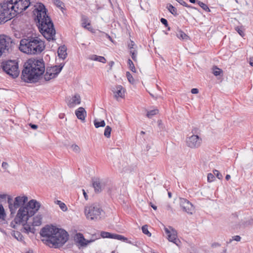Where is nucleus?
Instances as JSON below:
<instances>
[{
	"mask_svg": "<svg viewBox=\"0 0 253 253\" xmlns=\"http://www.w3.org/2000/svg\"><path fill=\"white\" fill-rule=\"evenodd\" d=\"M44 71L45 65L42 59H29L24 65L21 79L25 82L36 83Z\"/></svg>",
	"mask_w": 253,
	"mask_h": 253,
	"instance_id": "nucleus-1",
	"label": "nucleus"
},
{
	"mask_svg": "<svg viewBox=\"0 0 253 253\" xmlns=\"http://www.w3.org/2000/svg\"><path fill=\"white\" fill-rule=\"evenodd\" d=\"M46 12L45 6L41 3L34 11V14L37 13L36 20L38 21L40 32L47 40H55V30L53 24Z\"/></svg>",
	"mask_w": 253,
	"mask_h": 253,
	"instance_id": "nucleus-2",
	"label": "nucleus"
},
{
	"mask_svg": "<svg viewBox=\"0 0 253 253\" xmlns=\"http://www.w3.org/2000/svg\"><path fill=\"white\" fill-rule=\"evenodd\" d=\"M41 235L46 238V241L55 248L64 245L68 240L69 235L64 229L56 228L53 226H46L41 231Z\"/></svg>",
	"mask_w": 253,
	"mask_h": 253,
	"instance_id": "nucleus-3",
	"label": "nucleus"
},
{
	"mask_svg": "<svg viewBox=\"0 0 253 253\" xmlns=\"http://www.w3.org/2000/svg\"><path fill=\"white\" fill-rule=\"evenodd\" d=\"M44 48V42L38 37L21 40L19 47L21 51L28 54L40 53Z\"/></svg>",
	"mask_w": 253,
	"mask_h": 253,
	"instance_id": "nucleus-4",
	"label": "nucleus"
},
{
	"mask_svg": "<svg viewBox=\"0 0 253 253\" xmlns=\"http://www.w3.org/2000/svg\"><path fill=\"white\" fill-rule=\"evenodd\" d=\"M6 0L0 3V24L5 23L15 16L16 11L13 10V5Z\"/></svg>",
	"mask_w": 253,
	"mask_h": 253,
	"instance_id": "nucleus-5",
	"label": "nucleus"
},
{
	"mask_svg": "<svg viewBox=\"0 0 253 253\" xmlns=\"http://www.w3.org/2000/svg\"><path fill=\"white\" fill-rule=\"evenodd\" d=\"M1 67L3 71L13 78L17 77L19 74L18 63L15 60H10L3 62Z\"/></svg>",
	"mask_w": 253,
	"mask_h": 253,
	"instance_id": "nucleus-6",
	"label": "nucleus"
},
{
	"mask_svg": "<svg viewBox=\"0 0 253 253\" xmlns=\"http://www.w3.org/2000/svg\"><path fill=\"white\" fill-rule=\"evenodd\" d=\"M28 200V197L26 196H19L15 197L13 201L11 196H8L7 203L11 214H15L16 210L22 207L21 206H24Z\"/></svg>",
	"mask_w": 253,
	"mask_h": 253,
	"instance_id": "nucleus-7",
	"label": "nucleus"
},
{
	"mask_svg": "<svg viewBox=\"0 0 253 253\" xmlns=\"http://www.w3.org/2000/svg\"><path fill=\"white\" fill-rule=\"evenodd\" d=\"M102 212V210L100 206L96 204H93L85 207L84 208V213L86 218L91 220L100 219V215Z\"/></svg>",
	"mask_w": 253,
	"mask_h": 253,
	"instance_id": "nucleus-8",
	"label": "nucleus"
},
{
	"mask_svg": "<svg viewBox=\"0 0 253 253\" xmlns=\"http://www.w3.org/2000/svg\"><path fill=\"white\" fill-rule=\"evenodd\" d=\"M30 217H32V216L30 215V213L27 211L26 208L22 206L19 209L14 219V221L17 224L25 225Z\"/></svg>",
	"mask_w": 253,
	"mask_h": 253,
	"instance_id": "nucleus-9",
	"label": "nucleus"
},
{
	"mask_svg": "<svg viewBox=\"0 0 253 253\" xmlns=\"http://www.w3.org/2000/svg\"><path fill=\"white\" fill-rule=\"evenodd\" d=\"M9 1L13 5V10L16 11L15 16L25 10L31 4L29 0H9Z\"/></svg>",
	"mask_w": 253,
	"mask_h": 253,
	"instance_id": "nucleus-10",
	"label": "nucleus"
},
{
	"mask_svg": "<svg viewBox=\"0 0 253 253\" xmlns=\"http://www.w3.org/2000/svg\"><path fill=\"white\" fill-rule=\"evenodd\" d=\"M12 44V40L8 36L0 35V57L3 53L8 51Z\"/></svg>",
	"mask_w": 253,
	"mask_h": 253,
	"instance_id": "nucleus-11",
	"label": "nucleus"
},
{
	"mask_svg": "<svg viewBox=\"0 0 253 253\" xmlns=\"http://www.w3.org/2000/svg\"><path fill=\"white\" fill-rule=\"evenodd\" d=\"M202 142V138L197 134H192L190 136L187 137L186 139L187 146L192 149L199 148L201 146Z\"/></svg>",
	"mask_w": 253,
	"mask_h": 253,
	"instance_id": "nucleus-12",
	"label": "nucleus"
},
{
	"mask_svg": "<svg viewBox=\"0 0 253 253\" xmlns=\"http://www.w3.org/2000/svg\"><path fill=\"white\" fill-rule=\"evenodd\" d=\"M164 230L166 234L168 235V240L179 247L181 242L177 238V231L171 226H169L168 228L165 227Z\"/></svg>",
	"mask_w": 253,
	"mask_h": 253,
	"instance_id": "nucleus-13",
	"label": "nucleus"
},
{
	"mask_svg": "<svg viewBox=\"0 0 253 253\" xmlns=\"http://www.w3.org/2000/svg\"><path fill=\"white\" fill-rule=\"evenodd\" d=\"M41 204L36 200L32 199L29 201L24 207L26 208L30 213V215L33 216L40 209Z\"/></svg>",
	"mask_w": 253,
	"mask_h": 253,
	"instance_id": "nucleus-14",
	"label": "nucleus"
},
{
	"mask_svg": "<svg viewBox=\"0 0 253 253\" xmlns=\"http://www.w3.org/2000/svg\"><path fill=\"white\" fill-rule=\"evenodd\" d=\"M179 204L183 211L188 214H192L194 211V206L188 200L185 198H179Z\"/></svg>",
	"mask_w": 253,
	"mask_h": 253,
	"instance_id": "nucleus-15",
	"label": "nucleus"
},
{
	"mask_svg": "<svg viewBox=\"0 0 253 253\" xmlns=\"http://www.w3.org/2000/svg\"><path fill=\"white\" fill-rule=\"evenodd\" d=\"M68 106L69 108L75 107L76 105H79L81 102V98L79 94H75L72 97H69L66 101Z\"/></svg>",
	"mask_w": 253,
	"mask_h": 253,
	"instance_id": "nucleus-16",
	"label": "nucleus"
},
{
	"mask_svg": "<svg viewBox=\"0 0 253 253\" xmlns=\"http://www.w3.org/2000/svg\"><path fill=\"white\" fill-rule=\"evenodd\" d=\"M96 238L91 239L89 240L85 239L83 235L81 233H77L76 234V240L81 246H85L89 243L93 242Z\"/></svg>",
	"mask_w": 253,
	"mask_h": 253,
	"instance_id": "nucleus-17",
	"label": "nucleus"
},
{
	"mask_svg": "<svg viewBox=\"0 0 253 253\" xmlns=\"http://www.w3.org/2000/svg\"><path fill=\"white\" fill-rule=\"evenodd\" d=\"M92 185L96 192H100L105 186L104 183L97 178L93 180Z\"/></svg>",
	"mask_w": 253,
	"mask_h": 253,
	"instance_id": "nucleus-18",
	"label": "nucleus"
},
{
	"mask_svg": "<svg viewBox=\"0 0 253 253\" xmlns=\"http://www.w3.org/2000/svg\"><path fill=\"white\" fill-rule=\"evenodd\" d=\"M112 91L114 93L116 98L119 97L123 98L125 96V89L121 85H117L113 88Z\"/></svg>",
	"mask_w": 253,
	"mask_h": 253,
	"instance_id": "nucleus-19",
	"label": "nucleus"
},
{
	"mask_svg": "<svg viewBox=\"0 0 253 253\" xmlns=\"http://www.w3.org/2000/svg\"><path fill=\"white\" fill-rule=\"evenodd\" d=\"M75 114L78 119L84 122L86 116V112L83 107H79L75 111Z\"/></svg>",
	"mask_w": 253,
	"mask_h": 253,
	"instance_id": "nucleus-20",
	"label": "nucleus"
},
{
	"mask_svg": "<svg viewBox=\"0 0 253 253\" xmlns=\"http://www.w3.org/2000/svg\"><path fill=\"white\" fill-rule=\"evenodd\" d=\"M66 48L65 46L60 47L58 50V55L59 58L64 59L67 56Z\"/></svg>",
	"mask_w": 253,
	"mask_h": 253,
	"instance_id": "nucleus-21",
	"label": "nucleus"
},
{
	"mask_svg": "<svg viewBox=\"0 0 253 253\" xmlns=\"http://www.w3.org/2000/svg\"><path fill=\"white\" fill-rule=\"evenodd\" d=\"M63 66H64V64L62 65V64H61L59 66H55L50 67V68H49V69L56 77L58 75V74L61 72Z\"/></svg>",
	"mask_w": 253,
	"mask_h": 253,
	"instance_id": "nucleus-22",
	"label": "nucleus"
},
{
	"mask_svg": "<svg viewBox=\"0 0 253 253\" xmlns=\"http://www.w3.org/2000/svg\"><path fill=\"white\" fill-rule=\"evenodd\" d=\"M89 59L93 61H96L103 63H105L106 62V59L103 56H98L94 54L91 55L89 56Z\"/></svg>",
	"mask_w": 253,
	"mask_h": 253,
	"instance_id": "nucleus-23",
	"label": "nucleus"
},
{
	"mask_svg": "<svg viewBox=\"0 0 253 253\" xmlns=\"http://www.w3.org/2000/svg\"><path fill=\"white\" fill-rule=\"evenodd\" d=\"M42 216L41 214H37L33 217L32 222L33 226H40L42 224Z\"/></svg>",
	"mask_w": 253,
	"mask_h": 253,
	"instance_id": "nucleus-24",
	"label": "nucleus"
},
{
	"mask_svg": "<svg viewBox=\"0 0 253 253\" xmlns=\"http://www.w3.org/2000/svg\"><path fill=\"white\" fill-rule=\"evenodd\" d=\"M55 75L52 73L49 69H46L45 74L44 75V78L45 81H49L50 79L55 78Z\"/></svg>",
	"mask_w": 253,
	"mask_h": 253,
	"instance_id": "nucleus-25",
	"label": "nucleus"
},
{
	"mask_svg": "<svg viewBox=\"0 0 253 253\" xmlns=\"http://www.w3.org/2000/svg\"><path fill=\"white\" fill-rule=\"evenodd\" d=\"M82 26L84 28L89 30V28L88 27L90 26V23L88 22V18L85 16L83 15L82 16Z\"/></svg>",
	"mask_w": 253,
	"mask_h": 253,
	"instance_id": "nucleus-26",
	"label": "nucleus"
},
{
	"mask_svg": "<svg viewBox=\"0 0 253 253\" xmlns=\"http://www.w3.org/2000/svg\"><path fill=\"white\" fill-rule=\"evenodd\" d=\"M176 36L178 38L182 40H187L188 36L181 30H178L176 33Z\"/></svg>",
	"mask_w": 253,
	"mask_h": 253,
	"instance_id": "nucleus-27",
	"label": "nucleus"
},
{
	"mask_svg": "<svg viewBox=\"0 0 253 253\" xmlns=\"http://www.w3.org/2000/svg\"><path fill=\"white\" fill-rule=\"evenodd\" d=\"M167 7L168 10L173 15L176 16L178 15L176 8L171 4H168Z\"/></svg>",
	"mask_w": 253,
	"mask_h": 253,
	"instance_id": "nucleus-28",
	"label": "nucleus"
},
{
	"mask_svg": "<svg viewBox=\"0 0 253 253\" xmlns=\"http://www.w3.org/2000/svg\"><path fill=\"white\" fill-rule=\"evenodd\" d=\"M100 236L103 238H111L114 239V234H112L109 232L102 231L100 234Z\"/></svg>",
	"mask_w": 253,
	"mask_h": 253,
	"instance_id": "nucleus-29",
	"label": "nucleus"
},
{
	"mask_svg": "<svg viewBox=\"0 0 253 253\" xmlns=\"http://www.w3.org/2000/svg\"><path fill=\"white\" fill-rule=\"evenodd\" d=\"M55 203L57 205H59L60 208L63 211H67L68 208H67L66 205L64 203L61 202V201L57 200V201H55Z\"/></svg>",
	"mask_w": 253,
	"mask_h": 253,
	"instance_id": "nucleus-30",
	"label": "nucleus"
},
{
	"mask_svg": "<svg viewBox=\"0 0 253 253\" xmlns=\"http://www.w3.org/2000/svg\"><path fill=\"white\" fill-rule=\"evenodd\" d=\"M94 124L96 128L104 127L105 126V123L104 120L99 121L96 119L94 121Z\"/></svg>",
	"mask_w": 253,
	"mask_h": 253,
	"instance_id": "nucleus-31",
	"label": "nucleus"
},
{
	"mask_svg": "<svg viewBox=\"0 0 253 253\" xmlns=\"http://www.w3.org/2000/svg\"><path fill=\"white\" fill-rule=\"evenodd\" d=\"M111 131H112L111 127L109 126H106L105 128V130H104V136L107 138H110V135H111Z\"/></svg>",
	"mask_w": 253,
	"mask_h": 253,
	"instance_id": "nucleus-32",
	"label": "nucleus"
},
{
	"mask_svg": "<svg viewBox=\"0 0 253 253\" xmlns=\"http://www.w3.org/2000/svg\"><path fill=\"white\" fill-rule=\"evenodd\" d=\"M127 65L129 69L133 72H136V69L134 65L131 60L129 59L127 61Z\"/></svg>",
	"mask_w": 253,
	"mask_h": 253,
	"instance_id": "nucleus-33",
	"label": "nucleus"
},
{
	"mask_svg": "<svg viewBox=\"0 0 253 253\" xmlns=\"http://www.w3.org/2000/svg\"><path fill=\"white\" fill-rule=\"evenodd\" d=\"M212 70V73L215 76L220 75V74L222 72L221 69L217 68L216 66L213 68Z\"/></svg>",
	"mask_w": 253,
	"mask_h": 253,
	"instance_id": "nucleus-34",
	"label": "nucleus"
},
{
	"mask_svg": "<svg viewBox=\"0 0 253 253\" xmlns=\"http://www.w3.org/2000/svg\"><path fill=\"white\" fill-rule=\"evenodd\" d=\"M54 4L61 10L63 9L64 3L60 0H53Z\"/></svg>",
	"mask_w": 253,
	"mask_h": 253,
	"instance_id": "nucleus-35",
	"label": "nucleus"
},
{
	"mask_svg": "<svg viewBox=\"0 0 253 253\" xmlns=\"http://www.w3.org/2000/svg\"><path fill=\"white\" fill-rule=\"evenodd\" d=\"M142 231L144 234L147 235L148 237L151 236V233L148 231V226L147 225H145L142 227Z\"/></svg>",
	"mask_w": 253,
	"mask_h": 253,
	"instance_id": "nucleus-36",
	"label": "nucleus"
},
{
	"mask_svg": "<svg viewBox=\"0 0 253 253\" xmlns=\"http://www.w3.org/2000/svg\"><path fill=\"white\" fill-rule=\"evenodd\" d=\"M158 110L157 109H154L151 110L150 111H148L147 114V116L148 118H151L152 116L156 115L157 113H158Z\"/></svg>",
	"mask_w": 253,
	"mask_h": 253,
	"instance_id": "nucleus-37",
	"label": "nucleus"
},
{
	"mask_svg": "<svg viewBox=\"0 0 253 253\" xmlns=\"http://www.w3.org/2000/svg\"><path fill=\"white\" fill-rule=\"evenodd\" d=\"M6 216L4 208L2 205L0 204V219H4Z\"/></svg>",
	"mask_w": 253,
	"mask_h": 253,
	"instance_id": "nucleus-38",
	"label": "nucleus"
},
{
	"mask_svg": "<svg viewBox=\"0 0 253 253\" xmlns=\"http://www.w3.org/2000/svg\"><path fill=\"white\" fill-rule=\"evenodd\" d=\"M197 3L198 5L201 7L204 10H205L206 11H210V9L208 7V6L203 2H201L200 1H197Z\"/></svg>",
	"mask_w": 253,
	"mask_h": 253,
	"instance_id": "nucleus-39",
	"label": "nucleus"
},
{
	"mask_svg": "<svg viewBox=\"0 0 253 253\" xmlns=\"http://www.w3.org/2000/svg\"><path fill=\"white\" fill-rule=\"evenodd\" d=\"M114 239L123 241H126L127 240V239L124 236L116 234H114Z\"/></svg>",
	"mask_w": 253,
	"mask_h": 253,
	"instance_id": "nucleus-40",
	"label": "nucleus"
},
{
	"mask_svg": "<svg viewBox=\"0 0 253 253\" xmlns=\"http://www.w3.org/2000/svg\"><path fill=\"white\" fill-rule=\"evenodd\" d=\"M126 76L128 82L131 84H133L134 83V80L131 75V74L129 72H127L126 73Z\"/></svg>",
	"mask_w": 253,
	"mask_h": 253,
	"instance_id": "nucleus-41",
	"label": "nucleus"
},
{
	"mask_svg": "<svg viewBox=\"0 0 253 253\" xmlns=\"http://www.w3.org/2000/svg\"><path fill=\"white\" fill-rule=\"evenodd\" d=\"M181 5L187 7L194 8L193 6L189 5L185 1L183 0H176Z\"/></svg>",
	"mask_w": 253,
	"mask_h": 253,
	"instance_id": "nucleus-42",
	"label": "nucleus"
},
{
	"mask_svg": "<svg viewBox=\"0 0 253 253\" xmlns=\"http://www.w3.org/2000/svg\"><path fill=\"white\" fill-rule=\"evenodd\" d=\"M71 148L72 149L73 151L75 152L76 153H79L80 151V147L76 144H73L71 146Z\"/></svg>",
	"mask_w": 253,
	"mask_h": 253,
	"instance_id": "nucleus-43",
	"label": "nucleus"
},
{
	"mask_svg": "<svg viewBox=\"0 0 253 253\" xmlns=\"http://www.w3.org/2000/svg\"><path fill=\"white\" fill-rule=\"evenodd\" d=\"M207 178H208V182H211L213 181L214 180L215 177L213 174H212L211 173H209L208 174Z\"/></svg>",
	"mask_w": 253,
	"mask_h": 253,
	"instance_id": "nucleus-44",
	"label": "nucleus"
},
{
	"mask_svg": "<svg viewBox=\"0 0 253 253\" xmlns=\"http://www.w3.org/2000/svg\"><path fill=\"white\" fill-rule=\"evenodd\" d=\"M214 175H215L218 179H221L222 177V175L220 174L218 170L214 169L213 171Z\"/></svg>",
	"mask_w": 253,
	"mask_h": 253,
	"instance_id": "nucleus-45",
	"label": "nucleus"
},
{
	"mask_svg": "<svg viewBox=\"0 0 253 253\" xmlns=\"http://www.w3.org/2000/svg\"><path fill=\"white\" fill-rule=\"evenodd\" d=\"M130 54L131 55V57L132 60L134 62H136L137 61V51H136L135 52H133L132 53H130Z\"/></svg>",
	"mask_w": 253,
	"mask_h": 253,
	"instance_id": "nucleus-46",
	"label": "nucleus"
},
{
	"mask_svg": "<svg viewBox=\"0 0 253 253\" xmlns=\"http://www.w3.org/2000/svg\"><path fill=\"white\" fill-rule=\"evenodd\" d=\"M199 129L198 127H194L192 128V130H191V133L193 134H197L198 133H199Z\"/></svg>",
	"mask_w": 253,
	"mask_h": 253,
	"instance_id": "nucleus-47",
	"label": "nucleus"
},
{
	"mask_svg": "<svg viewBox=\"0 0 253 253\" xmlns=\"http://www.w3.org/2000/svg\"><path fill=\"white\" fill-rule=\"evenodd\" d=\"M128 48H133V47H136V46L134 42L132 41H130V42L128 44Z\"/></svg>",
	"mask_w": 253,
	"mask_h": 253,
	"instance_id": "nucleus-48",
	"label": "nucleus"
},
{
	"mask_svg": "<svg viewBox=\"0 0 253 253\" xmlns=\"http://www.w3.org/2000/svg\"><path fill=\"white\" fill-rule=\"evenodd\" d=\"M161 23L164 24L166 27H168V22L166 19L162 18L160 20Z\"/></svg>",
	"mask_w": 253,
	"mask_h": 253,
	"instance_id": "nucleus-49",
	"label": "nucleus"
},
{
	"mask_svg": "<svg viewBox=\"0 0 253 253\" xmlns=\"http://www.w3.org/2000/svg\"><path fill=\"white\" fill-rule=\"evenodd\" d=\"M235 29L240 36L243 37L244 33L241 29H240L239 27H236Z\"/></svg>",
	"mask_w": 253,
	"mask_h": 253,
	"instance_id": "nucleus-50",
	"label": "nucleus"
},
{
	"mask_svg": "<svg viewBox=\"0 0 253 253\" xmlns=\"http://www.w3.org/2000/svg\"><path fill=\"white\" fill-rule=\"evenodd\" d=\"M2 168L5 169H6L8 167V165L6 162H3L1 165Z\"/></svg>",
	"mask_w": 253,
	"mask_h": 253,
	"instance_id": "nucleus-51",
	"label": "nucleus"
},
{
	"mask_svg": "<svg viewBox=\"0 0 253 253\" xmlns=\"http://www.w3.org/2000/svg\"><path fill=\"white\" fill-rule=\"evenodd\" d=\"M192 94H197L199 92V90L197 88H192L191 91Z\"/></svg>",
	"mask_w": 253,
	"mask_h": 253,
	"instance_id": "nucleus-52",
	"label": "nucleus"
},
{
	"mask_svg": "<svg viewBox=\"0 0 253 253\" xmlns=\"http://www.w3.org/2000/svg\"><path fill=\"white\" fill-rule=\"evenodd\" d=\"M233 240L236 241H240L241 240V237L239 236H235L233 237Z\"/></svg>",
	"mask_w": 253,
	"mask_h": 253,
	"instance_id": "nucleus-53",
	"label": "nucleus"
},
{
	"mask_svg": "<svg viewBox=\"0 0 253 253\" xmlns=\"http://www.w3.org/2000/svg\"><path fill=\"white\" fill-rule=\"evenodd\" d=\"M29 125L33 129H36L38 127V126L35 124H30Z\"/></svg>",
	"mask_w": 253,
	"mask_h": 253,
	"instance_id": "nucleus-54",
	"label": "nucleus"
},
{
	"mask_svg": "<svg viewBox=\"0 0 253 253\" xmlns=\"http://www.w3.org/2000/svg\"><path fill=\"white\" fill-rule=\"evenodd\" d=\"M24 226V229H25L27 232H32V229L30 227H27V226H25V225Z\"/></svg>",
	"mask_w": 253,
	"mask_h": 253,
	"instance_id": "nucleus-55",
	"label": "nucleus"
},
{
	"mask_svg": "<svg viewBox=\"0 0 253 253\" xmlns=\"http://www.w3.org/2000/svg\"><path fill=\"white\" fill-rule=\"evenodd\" d=\"M8 196L6 194H0V199H5L7 197H8Z\"/></svg>",
	"mask_w": 253,
	"mask_h": 253,
	"instance_id": "nucleus-56",
	"label": "nucleus"
},
{
	"mask_svg": "<svg viewBox=\"0 0 253 253\" xmlns=\"http://www.w3.org/2000/svg\"><path fill=\"white\" fill-rule=\"evenodd\" d=\"M129 53H132L133 52H135L137 51V50L136 49V47H133V48H129Z\"/></svg>",
	"mask_w": 253,
	"mask_h": 253,
	"instance_id": "nucleus-57",
	"label": "nucleus"
},
{
	"mask_svg": "<svg viewBox=\"0 0 253 253\" xmlns=\"http://www.w3.org/2000/svg\"><path fill=\"white\" fill-rule=\"evenodd\" d=\"M84 196V198L85 200H87V194L85 193V191L84 190H83Z\"/></svg>",
	"mask_w": 253,
	"mask_h": 253,
	"instance_id": "nucleus-58",
	"label": "nucleus"
},
{
	"mask_svg": "<svg viewBox=\"0 0 253 253\" xmlns=\"http://www.w3.org/2000/svg\"><path fill=\"white\" fill-rule=\"evenodd\" d=\"M250 64L253 67V57L250 59Z\"/></svg>",
	"mask_w": 253,
	"mask_h": 253,
	"instance_id": "nucleus-59",
	"label": "nucleus"
},
{
	"mask_svg": "<svg viewBox=\"0 0 253 253\" xmlns=\"http://www.w3.org/2000/svg\"><path fill=\"white\" fill-rule=\"evenodd\" d=\"M109 65L110 66V68H111V67L113 66V65L114 64V62L113 61H111L109 62Z\"/></svg>",
	"mask_w": 253,
	"mask_h": 253,
	"instance_id": "nucleus-60",
	"label": "nucleus"
},
{
	"mask_svg": "<svg viewBox=\"0 0 253 253\" xmlns=\"http://www.w3.org/2000/svg\"><path fill=\"white\" fill-rule=\"evenodd\" d=\"M230 178V175H229V174H227L225 176V179L227 180H228Z\"/></svg>",
	"mask_w": 253,
	"mask_h": 253,
	"instance_id": "nucleus-61",
	"label": "nucleus"
},
{
	"mask_svg": "<svg viewBox=\"0 0 253 253\" xmlns=\"http://www.w3.org/2000/svg\"><path fill=\"white\" fill-rule=\"evenodd\" d=\"M189 1L190 2L194 3L196 2H197L198 0H189Z\"/></svg>",
	"mask_w": 253,
	"mask_h": 253,
	"instance_id": "nucleus-62",
	"label": "nucleus"
},
{
	"mask_svg": "<svg viewBox=\"0 0 253 253\" xmlns=\"http://www.w3.org/2000/svg\"><path fill=\"white\" fill-rule=\"evenodd\" d=\"M24 253H33V252L32 250H29V251H28Z\"/></svg>",
	"mask_w": 253,
	"mask_h": 253,
	"instance_id": "nucleus-63",
	"label": "nucleus"
},
{
	"mask_svg": "<svg viewBox=\"0 0 253 253\" xmlns=\"http://www.w3.org/2000/svg\"><path fill=\"white\" fill-rule=\"evenodd\" d=\"M168 196L169 198H171V196H172V194H171V193L170 192H168Z\"/></svg>",
	"mask_w": 253,
	"mask_h": 253,
	"instance_id": "nucleus-64",
	"label": "nucleus"
}]
</instances>
